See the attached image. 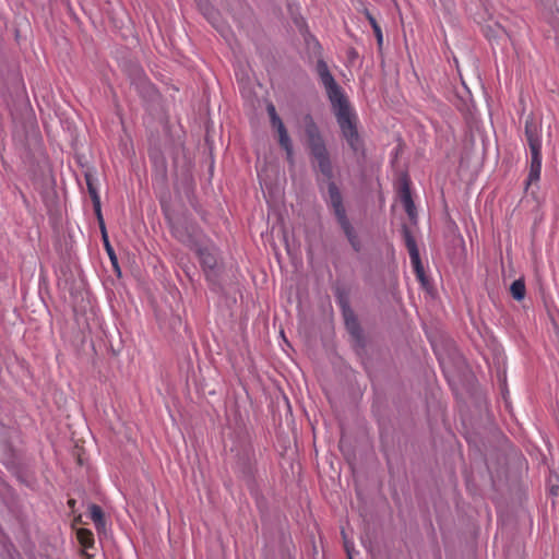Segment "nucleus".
Segmentation results:
<instances>
[{"mask_svg":"<svg viewBox=\"0 0 559 559\" xmlns=\"http://www.w3.org/2000/svg\"><path fill=\"white\" fill-rule=\"evenodd\" d=\"M329 199H330V204L333 207L334 214H335L341 227L343 228L344 233L346 234L352 246L356 250H358L357 241H356V237L354 236L353 227L350 226V223L346 217L341 192L334 182L329 183Z\"/></svg>","mask_w":559,"mask_h":559,"instance_id":"7ed1b4c3","label":"nucleus"},{"mask_svg":"<svg viewBox=\"0 0 559 559\" xmlns=\"http://www.w3.org/2000/svg\"><path fill=\"white\" fill-rule=\"evenodd\" d=\"M550 491H551L552 495H557L558 493V487L552 486Z\"/></svg>","mask_w":559,"mask_h":559,"instance_id":"393cba45","label":"nucleus"},{"mask_svg":"<svg viewBox=\"0 0 559 559\" xmlns=\"http://www.w3.org/2000/svg\"><path fill=\"white\" fill-rule=\"evenodd\" d=\"M99 229H100V233H102L103 241H104V242H107V240H108V235H107V229H106V225H105V223H102V225H99Z\"/></svg>","mask_w":559,"mask_h":559,"instance_id":"4be33fe9","label":"nucleus"},{"mask_svg":"<svg viewBox=\"0 0 559 559\" xmlns=\"http://www.w3.org/2000/svg\"><path fill=\"white\" fill-rule=\"evenodd\" d=\"M361 542L364 546L368 549L373 558H376V545L370 535L369 530L366 531L365 535L361 537Z\"/></svg>","mask_w":559,"mask_h":559,"instance_id":"6ab92c4d","label":"nucleus"},{"mask_svg":"<svg viewBox=\"0 0 559 559\" xmlns=\"http://www.w3.org/2000/svg\"><path fill=\"white\" fill-rule=\"evenodd\" d=\"M68 504H69V507L73 508V507H74V504H75V500H74V499H70V500L68 501Z\"/></svg>","mask_w":559,"mask_h":559,"instance_id":"a878e982","label":"nucleus"},{"mask_svg":"<svg viewBox=\"0 0 559 559\" xmlns=\"http://www.w3.org/2000/svg\"><path fill=\"white\" fill-rule=\"evenodd\" d=\"M344 320L345 326L348 333L353 336V338L360 343L362 341V333L359 325V322L353 311L349 308L344 309Z\"/></svg>","mask_w":559,"mask_h":559,"instance_id":"6e6552de","label":"nucleus"},{"mask_svg":"<svg viewBox=\"0 0 559 559\" xmlns=\"http://www.w3.org/2000/svg\"><path fill=\"white\" fill-rule=\"evenodd\" d=\"M403 233L405 237V242L407 249L409 251V255L412 259L413 266L415 269L417 278L419 280L423 288L427 292L431 290L430 282L425 273L424 266L420 261L419 251L416 245L414 237L412 236L409 229L406 226H403Z\"/></svg>","mask_w":559,"mask_h":559,"instance_id":"39448f33","label":"nucleus"},{"mask_svg":"<svg viewBox=\"0 0 559 559\" xmlns=\"http://www.w3.org/2000/svg\"><path fill=\"white\" fill-rule=\"evenodd\" d=\"M94 211L98 221V225H102L104 222L102 209H100V200L93 202Z\"/></svg>","mask_w":559,"mask_h":559,"instance_id":"aec40b11","label":"nucleus"},{"mask_svg":"<svg viewBox=\"0 0 559 559\" xmlns=\"http://www.w3.org/2000/svg\"><path fill=\"white\" fill-rule=\"evenodd\" d=\"M90 516L92 519V521L94 522L95 526L96 527H100L105 524V520H104V512L102 510V508L97 504H92L90 507Z\"/></svg>","mask_w":559,"mask_h":559,"instance_id":"2eb2a0df","label":"nucleus"},{"mask_svg":"<svg viewBox=\"0 0 559 559\" xmlns=\"http://www.w3.org/2000/svg\"><path fill=\"white\" fill-rule=\"evenodd\" d=\"M171 233L175 238H177L180 242L190 247L191 249H193L198 245L193 235L183 225H173Z\"/></svg>","mask_w":559,"mask_h":559,"instance_id":"1a4fd4ad","label":"nucleus"},{"mask_svg":"<svg viewBox=\"0 0 559 559\" xmlns=\"http://www.w3.org/2000/svg\"><path fill=\"white\" fill-rule=\"evenodd\" d=\"M365 14H366V17L369 21L370 25L372 26V29H373L374 35H376L377 40H378V45L381 48L382 47V41H383L381 26L377 22L376 17L368 10H366Z\"/></svg>","mask_w":559,"mask_h":559,"instance_id":"dca6fc26","label":"nucleus"},{"mask_svg":"<svg viewBox=\"0 0 559 559\" xmlns=\"http://www.w3.org/2000/svg\"><path fill=\"white\" fill-rule=\"evenodd\" d=\"M317 73L321 84L324 86L329 100L331 102L337 123L344 138L354 151L359 148V136L356 128V116L344 95L341 86L334 80L326 62L322 59L317 62Z\"/></svg>","mask_w":559,"mask_h":559,"instance_id":"f257e3e1","label":"nucleus"},{"mask_svg":"<svg viewBox=\"0 0 559 559\" xmlns=\"http://www.w3.org/2000/svg\"><path fill=\"white\" fill-rule=\"evenodd\" d=\"M104 246L106 248V251H107L112 264L117 265V258H116L114 249L110 246L109 239L107 240V242H104Z\"/></svg>","mask_w":559,"mask_h":559,"instance_id":"412c9836","label":"nucleus"},{"mask_svg":"<svg viewBox=\"0 0 559 559\" xmlns=\"http://www.w3.org/2000/svg\"><path fill=\"white\" fill-rule=\"evenodd\" d=\"M477 100H472V105L468 108L469 114L473 112H481L484 115H490L489 112V104L487 95L479 88L476 94Z\"/></svg>","mask_w":559,"mask_h":559,"instance_id":"9d476101","label":"nucleus"},{"mask_svg":"<svg viewBox=\"0 0 559 559\" xmlns=\"http://www.w3.org/2000/svg\"><path fill=\"white\" fill-rule=\"evenodd\" d=\"M345 548H346V550H347V552H348V556L350 557V552H349V548H348V544H347V542H345Z\"/></svg>","mask_w":559,"mask_h":559,"instance_id":"bb28decb","label":"nucleus"},{"mask_svg":"<svg viewBox=\"0 0 559 559\" xmlns=\"http://www.w3.org/2000/svg\"><path fill=\"white\" fill-rule=\"evenodd\" d=\"M306 133L311 154L318 164L319 170L324 177L331 179L332 166L328 156V152L324 142L319 134L318 128L312 121L307 126Z\"/></svg>","mask_w":559,"mask_h":559,"instance_id":"f03ea898","label":"nucleus"},{"mask_svg":"<svg viewBox=\"0 0 559 559\" xmlns=\"http://www.w3.org/2000/svg\"><path fill=\"white\" fill-rule=\"evenodd\" d=\"M99 229H100V233H102L103 241H104V242H107V240H108V235H107V229H106V225H105V223H102V225H99Z\"/></svg>","mask_w":559,"mask_h":559,"instance_id":"5701e85b","label":"nucleus"},{"mask_svg":"<svg viewBox=\"0 0 559 559\" xmlns=\"http://www.w3.org/2000/svg\"><path fill=\"white\" fill-rule=\"evenodd\" d=\"M85 181H86L87 191H88V194H90V197L92 199V202L100 200V197L98 194V190H97V187H96V178L94 177V175L91 174V173H86L85 174Z\"/></svg>","mask_w":559,"mask_h":559,"instance_id":"4468645a","label":"nucleus"},{"mask_svg":"<svg viewBox=\"0 0 559 559\" xmlns=\"http://www.w3.org/2000/svg\"><path fill=\"white\" fill-rule=\"evenodd\" d=\"M76 537H78L79 543L84 548L93 547V545H94V535H93V533L90 530H87V528H80L76 532Z\"/></svg>","mask_w":559,"mask_h":559,"instance_id":"f8f14e48","label":"nucleus"},{"mask_svg":"<svg viewBox=\"0 0 559 559\" xmlns=\"http://www.w3.org/2000/svg\"><path fill=\"white\" fill-rule=\"evenodd\" d=\"M399 191L401 195V200L404 204V207L411 218V221L415 224L417 222V212L415 203L411 195L409 180L405 173L401 174L399 179Z\"/></svg>","mask_w":559,"mask_h":559,"instance_id":"0eeeda50","label":"nucleus"},{"mask_svg":"<svg viewBox=\"0 0 559 559\" xmlns=\"http://www.w3.org/2000/svg\"><path fill=\"white\" fill-rule=\"evenodd\" d=\"M510 289L515 300H522L525 297V284L523 280L514 281Z\"/></svg>","mask_w":559,"mask_h":559,"instance_id":"a211bd4d","label":"nucleus"},{"mask_svg":"<svg viewBox=\"0 0 559 559\" xmlns=\"http://www.w3.org/2000/svg\"><path fill=\"white\" fill-rule=\"evenodd\" d=\"M486 36L490 40H498L503 37L508 38L509 34H508L507 29L499 22H493L492 24H489L487 26Z\"/></svg>","mask_w":559,"mask_h":559,"instance_id":"9b49d317","label":"nucleus"},{"mask_svg":"<svg viewBox=\"0 0 559 559\" xmlns=\"http://www.w3.org/2000/svg\"><path fill=\"white\" fill-rule=\"evenodd\" d=\"M266 111L270 117L271 124L274 129H276L278 133V143L285 150L287 159L292 160L293 158V145L290 138L287 133V130L282 121V119L278 117L275 106L270 103L266 106Z\"/></svg>","mask_w":559,"mask_h":559,"instance_id":"423d86ee","label":"nucleus"},{"mask_svg":"<svg viewBox=\"0 0 559 559\" xmlns=\"http://www.w3.org/2000/svg\"><path fill=\"white\" fill-rule=\"evenodd\" d=\"M542 170V159H536L531 162V169L528 175V181L526 187H528L532 182L537 181L540 176Z\"/></svg>","mask_w":559,"mask_h":559,"instance_id":"f3484780","label":"nucleus"},{"mask_svg":"<svg viewBox=\"0 0 559 559\" xmlns=\"http://www.w3.org/2000/svg\"><path fill=\"white\" fill-rule=\"evenodd\" d=\"M372 408L376 414H380V405L378 404V401L373 403Z\"/></svg>","mask_w":559,"mask_h":559,"instance_id":"b1692460","label":"nucleus"},{"mask_svg":"<svg viewBox=\"0 0 559 559\" xmlns=\"http://www.w3.org/2000/svg\"><path fill=\"white\" fill-rule=\"evenodd\" d=\"M528 145L532 152V160L540 159V143L538 139L526 128Z\"/></svg>","mask_w":559,"mask_h":559,"instance_id":"ddd939ff","label":"nucleus"},{"mask_svg":"<svg viewBox=\"0 0 559 559\" xmlns=\"http://www.w3.org/2000/svg\"><path fill=\"white\" fill-rule=\"evenodd\" d=\"M193 250H195L203 272L207 282L216 286L218 284L219 277V267L217 264V253L216 249L213 246H199L197 245Z\"/></svg>","mask_w":559,"mask_h":559,"instance_id":"20e7f679","label":"nucleus"}]
</instances>
